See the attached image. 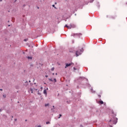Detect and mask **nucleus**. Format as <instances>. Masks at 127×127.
I'll list each match as a JSON object with an SVG mask.
<instances>
[{
	"mask_svg": "<svg viewBox=\"0 0 127 127\" xmlns=\"http://www.w3.org/2000/svg\"><path fill=\"white\" fill-rule=\"evenodd\" d=\"M28 59H32V58L30 57H28Z\"/></svg>",
	"mask_w": 127,
	"mask_h": 127,
	"instance_id": "nucleus-11",
	"label": "nucleus"
},
{
	"mask_svg": "<svg viewBox=\"0 0 127 127\" xmlns=\"http://www.w3.org/2000/svg\"><path fill=\"white\" fill-rule=\"evenodd\" d=\"M49 124H50V122H46V125H49Z\"/></svg>",
	"mask_w": 127,
	"mask_h": 127,
	"instance_id": "nucleus-9",
	"label": "nucleus"
},
{
	"mask_svg": "<svg viewBox=\"0 0 127 127\" xmlns=\"http://www.w3.org/2000/svg\"><path fill=\"white\" fill-rule=\"evenodd\" d=\"M74 27H75V25H70V26H67V28H68V29H71V28H74Z\"/></svg>",
	"mask_w": 127,
	"mask_h": 127,
	"instance_id": "nucleus-3",
	"label": "nucleus"
},
{
	"mask_svg": "<svg viewBox=\"0 0 127 127\" xmlns=\"http://www.w3.org/2000/svg\"><path fill=\"white\" fill-rule=\"evenodd\" d=\"M44 94H45V95H47V91H46V90H45L44 91Z\"/></svg>",
	"mask_w": 127,
	"mask_h": 127,
	"instance_id": "nucleus-6",
	"label": "nucleus"
},
{
	"mask_svg": "<svg viewBox=\"0 0 127 127\" xmlns=\"http://www.w3.org/2000/svg\"><path fill=\"white\" fill-rule=\"evenodd\" d=\"M50 81H51V82H53V80L52 79H49Z\"/></svg>",
	"mask_w": 127,
	"mask_h": 127,
	"instance_id": "nucleus-13",
	"label": "nucleus"
},
{
	"mask_svg": "<svg viewBox=\"0 0 127 127\" xmlns=\"http://www.w3.org/2000/svg\"><path fill=\"white\" fill-rule=\"evenodd\" d=\"M99 98H101V95H98Z\"/></svg>",
	"mask_w": 127,
	"mask_h": 127,
	"instance_id": "nucleus-15",
	"label": "nucleus"
},
{
	"mask_svg": "<svg viewBox=\"0 0 127 127\" xmlns=\"http://www.w3.org/2000/svg\"><path fill=\"white\" fill-rule=\"evenodd\" d=\"M81 54H82L81 50H78L75 52V55L76 57L79 56V55H81Z\"/></svg>",
	"mask_w": 127,
	"mask_h": 127,
	"instance_id": "nucleus-2",
	"label": "nucleus"
},
{
	"mask_svg": "<svg viewBox=\"0 0 127 127\" xmlns=\"http://www.w3.org/2000/svg\"><path fill=\"white\" fill-rule=\"evenodd\" d=\"M53 7H55V5H53Z\"/></svg>",
	"mask_w": 127,
	"mask_h": 127,
	"instance_id": "nucleus-17",
	"label": "nucleus"
},
{
	"mask_svg": "<svg viewBox=\"0 0 127 127\" xmlns=\"http://www.w3.org/2000/svg\"><path fill=\"white\" fill-rule=\"evenodd\" d=\"M46 78H47V77H48V75H46Z\"/></svg>",
	"mask_w": 127,
	"mask_h": 127,
	"instance_id": "nucleus-19",
	"label": "nucleus"
},
{
	"mask_svg": "<svg viewBox=\"0 0 127 127\" xmlns=\"http://www.w3.org/2000/svg\"><path fill=\"white\" fill-rule=\"evenodd\" d=\"M41 89H43V87H41Z\"/></svg>",
	"mask_w": 127,
	"mask_h": 127,
	"instance_id": "nucleus-26",
	"label": "nucleus"
},
{
	"mask_svg": "<svg viewBox=\"0 0 127 127\" xmlns=\"http://www.w3.org/2000/svg\"><path fill=\"white\" fill-rule=\"evenodd\" d=\"M116 114H115V115H114V117H116Z\"/></svg>",
	"mask_w": 127,
	"mask_h": 127,
	"instance_id": "nucleus-23",
	"label": "nucleus"
},
{
	"mask_svg": "<svg viewBox=\"0 0 127 127\" xmlns=\"http://www.w3.org/2000/svg\"><path fill=\"white\" fill-rule=\"evenodd\" d=\"M56 75H57V73H56Z\"/></svg>",
	"mask_w": 127,
	"mask_h": 127,
	"instance_id": "nucleus-25",
	"label": "nucleus"
},
{
	"mask_svg": "<svg viewBox=\"0 0 127 127\" xmlns=\"http://www.w3.org/2000/svg\"><path fill=\"white\" fill-rule=\"evenodd\" d=\"M98 104H100L101 105H103V104H104V102H103V101H99L98 102Z\"/></svg>",
	"mask_w": 127,
	"mask_h": 127,
	"instance_id": "nucleus-5",
	"label": "nucleus"
},
{
	"mask_svg": "<svg viewBox=\"0 0 127 127\" xmlns=\"http://www.w3.org/2000/svg\"><path fill=\"white\" fill-rule=\"evenodd\" d=\"M0 91H2V89H0Z\"/></svg>",
	"mask_w": 127,
	"mask_h": 127,
	"instance_id": "nucleus-21",
	"label": "nucleus"
},
{
	"mask_svg": "<svg viewBox=\"0 0 127 127\" xmlns=\"http://www.w3.org/2000/svg\"><path fill=\"white\" fill-rule=\"evenodd\" d=\"M62 117V115L61 114L60 115V117L58 118V119H60Z\"/></svg>",
	"mask_w": 127,
	"mask_h": 127,
	"instance_id": "nucleus-12",
	"label": "nucleus"
},
{
	"mask_svg": "<svg viewBox=\"0 0 127 127\" xmlns=\"http://www.w3.org/2000/svg\"><path fill=\"white\" fill-rule=\"evenodd\" d=\"M31 91H32V90H31Z\"/></svg>",
	"mask_w": 127,
	"mask_h": 127,
	"instance_id": "nucleus-27",
	"label": "nucleus"
},
{
	"mask_svg": "<svg viewBox=\"0 0 127 127\" xmlns=\"http://www.w3.org/2000/svg\"><path fill=\"white\" fill-rule=\"evenodd\" d=\"M111 124L116 125L118 122V119L117 118L113 117V118L110 121Z\"/></svg>",
	"mask_w": 127,
	"mask_h": 127,
	"instance_id": "nucleus-1",
	"label": "nucleus"
},
{
	"mask_svg": "<svg viewBox=\"0 0 127 127\" xmlns=\"http://www.w3.org/2000/svg\"><path fill=\"white\" fill-rule=\"evenodd\" d=\"M3 97H4V98H5L6 97V95H3Z\"/></svg>",
	"mask_w": 127,
	"mask_h": 127,
	"instance_id": "nucleus-14",
	"label": "nucleus"
},
{
	"mask_svg": "<svg viewBox=\"0 0 127 127\" xmlns=\"http://www.w3.org/2000/svg\"><path fill=\"white\" fill-rule=\"evenodd\" d=\"M74 35H82V34H81V33H77V34H74Z\"/></svg>",
	"mask_w": 127,
	"mask_h": 127,
	"instance_id": "nucleus-7",
	"label": "nucleus"
},
{
	"mask_svg": "<svg viewBox=\"0 0 127 127\" xmlns=\"http://www.w3.org/2000/svg\"><path fill=\"white\" fill-rule=\"evenodd\" d=\"M54 81L55 83H56V82H57V81L56 80V78H55V79H54Z\"/></svg>",
	"mask_w": 127,
	"mask_h": 127,
	"instance_id": "nucleus-8",
	"label": "nucleus"
},
{
	"mask_svg": "<svg viewBox=\"0 0 127 127\" xmlns=\"http://www.w3.org/2000/svg\"><path fill=\"white\" fill-rule=\"evenodd\" d=\"M54 70V68H52V71H53Z\"/></svg>",
	"mask_w": 127,
	"mask_h": 127,
	"instance_id": "nucleus-18",
	"label": "nucleus"
},
{
	"mask_svg": "<svg viewBox=\"0 0 127 127\" xmlns=\"http://www.w3.org/2000/svg\"><path fill=\"white\" fill-rule=\"evenodd\" d=\"M53 75H54V73H53Z\"/></svg>",
	"mask_w": 127,
	"mask_h": 127,
	"instance_id": "nucleus-24",
	"label": "nucleus"
},
{
	"mask_svg": "<svg viewBox=\"0 0 127 127\" xmlns=\"http://www.w3.org/2000/svg\"><path fill=\"white\" fill-rule=\"evenodd\" d=\"M67 26H68L67 25H65L64 27H67Z\"/></svg>",
	"mask_w": 127,
	"mask_h": 127,
	"instance_id": "nucleus-16",
	"label": "nucleus"
},
{
	"mask_svg": "<svg viewBox=\"0 0 127 127\" xmlns=\"http://www.w3.org/2000/svg\"><path fill=\"white\" fill-rule=\"evenodd\" d=\"M38 127H41V126H38Z\"/></svg>",
	"mask_w": 127,
	"mask_h": 127,
	"instance_id": "nucleus-22",
	"label": "nucleus"
},
{
	"mask_svg": "<svg viewBox=\"0 0 127 127\" xmlns=\"http://www.w3.org/2000/svg\"><path fill=\"white\" fill-rule=\"evenodd\" d=\"M49 106V104H45V107H47Z\"/></svg>",
	"mask_w": 127,
	"mask_h": 127,
	"instance_id": "nucleus-10",
	"label": "nucleus"
},
{
	"mask_svg": "<svg viewBox=\"0 0 127 127\" xmlns=\"http://www.w3.org/2000/svg\"><path fill=\"white\" fill-rule=\"evenodd\" d=\"M69 52H74L70 51Z\"/></svg>",
	"mask_w": 127,
	"mask_h": 127,
	"instance_id": "nucleus-20",
	"label": "nucleus"
},
{
	"mask_svg": "<svg viewBox=\"0 0 127 127\" xmlns=\"http://www.w3.org/2000/svg\"><path fill=\"white\" fill-rule=\"evenodd\" d=\"M72 63H70V64H66V65L65 66V68H67V67H69L70 66H71V65H72Z\"/></svg>",
	"mask_w": 127,
	"mask_h": 127,
	"instance_id": "nucleus-4",
	"label": "nucleus"
}]
</instances>
